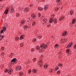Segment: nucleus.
I'll list each match as a JSON object with an SVG mask.
<instances>
[{"label": "nucleus", "mask_w": 76, "mask_h": 76, "mask_svg": "<svg viewBox=\"0 0 76 76\" xmlns=\"http://www.w3.org/2000/svg\"><path fill=\"white\" fill-rule=\"evenodd\" d=\"M24 11H26V12H27L28 11V9L26 8H25V10H24Z\"/></svg>", "instance_id": "4c0bfd02"}, {"label": "nucleus", "mask_w": 76, "mask_h": 76, "mask_svg": "<svg viewBox=\"0 0 76 76\" xmlns=\"http://www.w3.org/2000/svg\"><path fill=\"white\" fill-rule=\"evenodd\" d=\"M60 1V0H58V2H59V1Z\"/></svg>", "instance_id": "680f3d73"}, {"label": "nucleus", "mask_w": 76, "mask_h": 76, "mask_svg": "<svg viewBox=\"0 0 76 76\" xmlns=\"http://www.w3.org/2000/svg\"><path fill=\"white\" fill-rule=\"evenodd\" d=\"M34 49L33 48H32L31 50V51L32 52H33V51H34Z\"/></svg>", "instance_id": "a18cd8bd"}, {"label": "nucleus", "mask_w": 76, "mask_h": 76, "mask_svg": "<svg viewBox=\"0 0 76 76\" xmlns=\"http://www.w3.org/2000/svg\"><path fill=\"white\" fill-rule=\"evenodd\" d=\"M69 12L70 15H73V11L72 10H71L69 11Z\"/></svg>", "instance_id": "9d476101"}, {"label": "nucleus", "mask_w": 76, "mask_h": 76, "mask_svg": "<svg viewBox=\"0 0 76 76\" xmlns=\"http://www.w3.org/2000/svg\"><path fill=\"white\" fill-rule=\"evenodd\" d=\"M32 41H33V42H34L37 41V39H36L35 38L33 39L32 40Z\"/></svg>", "instance_id": "4be33fe9"}, {"label": "nucleus", "mask_w": 76, "mask_h": 76, "mask_svg": "<svg viewBox=\"0 0 76 76\" xmlns=\"http://www.w3.org/2000/svg\"><path fill=\"white\" fill-rule=\"evenodd\" d=\"M50 26H51V24H48L47 25V26H49V27H50Z\"/></svg>", "instance_id": "8fccbe9b"}, {"label": "nucleus", "mask_w": 76, "mask_h": 76, "mask_svg": "<svg viewBox=\"0 0 76 76\" xmlns=\"http://www.w3.org/2000/svg\"><path fill=\"white\" fill-rule=\"evenodd\" d=\"M24 39V35H21L20 37V40H22V39Z\"/></svg>", "instance_id": "6e6552de"}, {"label": "nucleus", "mask_w": 76, "mask_h": 76, "mask_svg": "<svg viewBox=\"0 0 76 76\" xmlns=\"http://www.w3.org/2000/svg\"><path fill=\"white\" fill-rule=\"evenodd\" d=\"M13 53H11V55H12V56H13Z\"/></svg>", "instance_id": "69168bd1"}, {"label": "nucleus", "mask_w": 76, "mask_h": 76, "mask_svg": "<svg viewBox=\"0 0 76 76\" xmlns=\"http://www.w3.org/2000/svg\"><path fill=\"white\" fill-rule=\"evenodd\" d=\"M4 52H3L1 53V55H2V56H4Z\"/></svg>", "instance_id": "de8ad7c7"}, {"label": "nucleus", "mask_w": 76, "mask_h": 76, "mask_svg": "<svg viewBox=\"0 0 76 76\" xmlns=\"http://www.w3.org/2000/svg\"><path fill=\"white\" fill-rule=\"evenodd\" d=\"M53 69H50V70L49 71V72L51 74V73H52V72H53Z\"/></svg>", "instance_id": "a211bd4d"}, {"label": "nucleus", "mask_w": 76, "mask_h": 76, "mask_svg": "<svg viewBox=\"0 0 76 76\" xmlns=\"http://www.w3.org/2000/svg\"><path fill=\"white\" fill-rule=\"evenodd\" d=\"M36 49H37V50H39L40 48L38 46H37L36 47Z\"/></svg>", "instance_id": "393cba45"}, {"label": "nucleus", "mask_w": 76, "mask_h": 76, "mask_svg": "<svg viewBox=\"0 0 76 76\" xmlns=\"http://www.w3.org/2000/svg\"><path fill=\"white\" fill-rule=\"evenodd\" d=\"M1 50L2 51H4V47H1Z\"/></svg>", "instance_id": "72a5a7b5"}, {"label": "nucleus", "mask_w": 76, "mask_h": 76, "mask_svg": "<svg viewBox=\"0 0 76 76\" xmlns=\"http://www.w3.org/2000/svg\"><path fill=\"white\" fill-rule=\"evenodd\" d=\"M1 39H2V38H1H1H0V41H1Z\"/></svg>", "instance_id": "13d9d810"}, {"label": "nucleus", "mask_w": 76, "mask_h": 76, "mask_svg": "<svg viewBox=\"0 0 76 76\" xmlns=\"http://www.w3.org/2000/svg\"><path fill=\"white\" fill-rule=\"evenodd\" d=\"M15 39L16 41H18L19 40V37H15Z\"/></svg>", "instance_id": "b1692460"}, {"label": "nucleus", "mask_w": 76, "mask_h": 76, "mask_svg": "<svg viewBox=\"0 0 76 76\" xmlns=\"http://www.w3.org/2000/svg\"><path fill=\"white\" fill-rule=\"evenodd\" d=\"M58 44H56L55 46V47L56 48L57 47H58Z\"/></svg>", "instance_id": "a19ab883"}, {"label": "nucleus", "mask_w": 76, "mask_h": 76, "mask_svg": "<svg viewBox=\"0 0 76 76\" xmlns=\"http://www.w3.org/2000/svg\"><path fill=\"white\" fill-rule=\"evenodd\" d=\"M40 63L41 64H42V62H40Z\"/></svg>", "instance_id": "052dcab7"}, {"label": "nucleus", "mask_w": 76, "mask_h": 76, "mask_svg": "<svg viewBox=\"0 0 76 76\" xmlns=\"http://www.w3.org/2000/svg\"><path fill=\"white\" fill-rule=\"evenodd\" d=\"M43 20V22H45V23H47V20H46V19H44Z\"/></svg>", "instance_id": "473e14b6"}, {"label": "nucleus", "mask_w": 76, "mask_h": 76, "mask_svg": "<svg viewBox=\"0 0 76 76\" xmlns=\"http://www.w3.org/2000/svg\"><path fill=\"white\" fill-rule=\"evenodd\" d=\"M40 51H42V49H41L40 50Z\"/></svg>", "instance_id": "bf43d9fd"}, {"label": "nucleus", "mask_w": 76, "mask_h": 76, "mask_svg": "<svg viewBox=\"0 0 76 76\" xmlns=\"http://www.w3.org/2000/svg\"><path fill=\"white\" fill-rule=\"evenodd\" d=\"M11 62H13V63H15V64H16V63H17V62H18V61H17V59H16V58H13L11 60Z\"/></svg>", "instance_id": "7ed1b4c3"}, {"label": "nucleus", "mask_w": 76, "mask_h": 76, "mask_svg": "<svg viewBox=\"0 0 76 76\" xmlns=\"http://www.w3.org/2000/svg\"><path fill=\"white\" fill-rule=\"evenodd\" d=\"M49 23H48L49 24H50V23H56L57 22V18H55L54 19L51 18L49 19Z\"/></svg>", "instance_id": "f257e3e1"}, {"label": "nucleus", "mask_w": 76, "mask_h": 76, "mask_svg": "<svg viewBox=\"0 0 76 76\" xmlns=\"http://www.w3.org/2000/svg\"><path fill=\"white\" fill-rule=\"evenodd\" d=\"M3 0H0V1H2Z\"/></svg>", "instance_id": "0e129e2a"}, {"label": "nucleus", "mask_w": 76, "mask_h": 76, "mask_svg": "<svg viewBox=\"0 0 76 76\" xmlns=\"http://www.w3.org/2000/svg\"><path fill=\"white\" fill-rule=\"evenodd\" d=\"M33 6V4H31L30 5V7H31V6Z\"/></svg>", "instance_id": "3c124183"}, {"label": "nucleus", "mask_w": 76, "mask_h": 76, "mask_svg": "<svg viewBox=\"0 0 76 76\" xmlns=\"http://www.w3.org/2000/svg\"><path fill=\"white\" fill-rule=\"evenodd\" d=\"M8 73L10 74V75H11L12 74V72H11V69L10 68L8 70Z\"/></svg>", "instance_id": "4468645a"}, {"label": "nucleus", "mask_w": 76, "mask_h": 76, "mask_svg": "<svg viewBox=\"0 0 76 76\" xmlns=\"http://www.w3.org/2000/svg\"><path fill=\"white\" fill-rule=\"evenodd\" d=\"M45 22H44V23H43V24H45Z\"/></svg>", "instance_id": "338daca9"}, {"label": "nucleus", "mask_w": 76, "mask_h": 76, "mask_svg": "<svg viewBox=\"0 0 76 76\" xmlns=\"http://www.w3.org/2000/svg\"><path fill=\"white\" fill-rule=\"evenodd\" d=\"M66 51L67 53H69V51H70V50H69V49H67L66 50Z\"/></svg>", "instance_id": "cd10ccee"}, {"label": "nucleus", "mask_w": 76, "mask_h": 76, "mask_svg": "<svg viewBox=\"0 0 76 76\" xmlns=\"http://www.w3.org/2000/svg\"><path fill=\"white\" fill-rule=\"evenodd\" d=\"M75 23V21L73 20L72 21V23H73V24H74V23Z\"/></svg>", "instance_id": "c03bdc74"}, {"label": "nucleus", "mask_w": 76, "mask_h": 76, "mask_svg": "<svg viewBox=\"0 0 76 76\" xmlns=\"http://www.w3.org/2000/svg\"><path fill=\"white\" fill-rule=\"evenodd\" d=\"M35 23H35V22H34L33 23H32V26H35Z\"/></svg>", "instance_id": "f704fd0d"}, {"label": "nucleus", "mask_w": 76, "mask_h": 76, "mask_svg": "<svg viewBox=\"0 0 76 76\" xmlns=\"http://www.w3.org/2000/svg\"><path fill=\"white\" fill-rule=\"evenodd\" d=\"M2 29H3L1 30V31H0V34H4V31H6V27H3Z\"/></svg>", "instance_id": "f03ea898"}, {"label": "nucleus", "mask_w": 76, "mask_h": 76, "mask_svg": "<svg viewBox=\"0 0 76 76\" xmlns=\"http://www.w3.org/2000/svg\"><path fill=\"white\" fill-rule=\"evenodd\" d=\"M29 20H30V19H29L28 20V21H29Z\"/></svg>", "instance_id": "e2e57ef3"}, {"label": "nucleus", "mask_w": 76, "mask_h": 76, "mask_svg": "<svg viewBox=\"0 0 76 76\" xmlns=\"http://www.w3.org/2000/svg\"><path fill=\"white\" fill-rule=\"evenodd\" d=\"M60 73H61V72L59 70L57 72V74H60Z\"/></svg>", "instance_id": "bb28decb"}, {"label": "nucleus", "mask_w": 76, "mask_h": 76, "mask_svg": "<svg viewBox=\"0 0 76 76\" xmlns=\"http://www.w3.org/2000/svg\"><path fill=\"white\" fill-rule=\"evenodd\" d=\"M23 43H22L20 44V46L21 47H23Z\"/></svg>", "instance_id": "f3484780"}, {"label": "nucleus", "mask_w": 76, "mask_h": 76, "mask_svg": "<svg viewBox=\"0 0 76 76\" xmlns=\"http://www.w3.org/2000/svg\"><path fill=\"white\" fill-rule=\"evenodd\" d=\"M11 64H15V63H13V62H11Z\"/></svg>", "instance_id": "5fc2aeb1"}, {"label": "nucleus", "mask_w": 76, "mask_h": 76, "mask_svg": "<svg viewBox=\"0 0 76 76\" xmlns=\"http://www.w3.org/2000/svg\"><path fill=\"white\" fill-rule=\"evenodd\" d=\"M38 9L39 10H40V11H41V10H43V8H42L41 7H38Z\"/></svg>", "instance_id": "aec40b11"}, {"label": "nucleus", "mask_w": 76, "mask_h": 76, "mask_svg": "<svg viewBox=\"0 0 76 76\" xmlns=\"http://www.w3.org/2000/svg\"><path fill=\"white\" fill-rule=\"evenodd\" d=\"M36 58H34L33 59V61H35L36 60Z\"/></svg>", "instance_id": "ea45409f"}, {"label": "nucleus", "mask_w": 76, "mask_h": 76, "mask_svg": "<svg viewBox=\"0 0 76 76\" xmlns=\"http://www.w3.org/2000/svg\"><path fill=\"white\" fill-rule=\"evenodd\" d=\"M4 13L6 15H7L9 13V9L6 10L4 12Z\"/></svg>", "instance_id": "0eeeda50"}, {"label": "nucleus", "mask_w": 76, "mask_h": 76, "mask_svg": "<svg viewBox=\"0 0 76 76\" xmlns=\"http://www.w3.org/2000/svg\"><path fill=\"white\" fill-rule=\"evenodd\" d=\"M40 67H43V64H42L40 65Z\"/></svg>", "instance_id": "79ce46f5"}, {"label": "nucleus", "mask_w": 76, "mask_h": 76, "mask_svg": "<svg viewBox=\"0 0 76 76\" xmlns=\"http://www.w3.org/2000/svg\"><path fill=\"white\" fill-rule=\"evenodd\" d=\"M38 15L39 17H41V14H40L39 13H38Z\"/></svg>", "instance_id": "37998d69"}, {"label": "nucleus", "mask_w": 76, "mask_h": 76, "mask_svg": "<svg viewBox=\"0 0 76 76\" xmlns=\"http://www.w3.org/2000/svg\"><path fill=\"white\" fill-rule=\"evenodd\" d=\"M67 48H70V47H71L72 46H70V44H69L67 46Z\"/></svg>", "instance_id": "58836bf2"}, {"label": "nucleus", "mask_w": 76, "mask_h": 76, "mask_svg": "<svg viewBox=\"0 0 76 76\" xmlns=\"http://www.w3.org/2000/svg\"><path fill=\"white\" fill-rule=\"evenodd\" d=\"M24 23H25V21H21V24H24Z\"/></svg>", "instance_id": "7c9ffc66"}, {"label": "nucleus", "mask_w": 76, "mask_h": 76, "mask_svg": "<svg viewBox=\"0 0 76 76\" xmlns=\"http://www.w3.org/2000/svg\"><path fill=\"white\" fill-rule=\"evenodd\" d=\"M61 18H62V19H64V17H61Z\"/></svg>", "instance_id": "6e6d98bb"}, {"label": "nucleus", "mask_w": 76, "mask_h": 76, "mask_svg": "<svg viewBox=\"0 0 76 76\" xmlns=\"http://www.w3.org/2000/svg\"><path fill=\"white\" fill-rule=\"evenodd\" d=\"M31 72H32V70H31V69H29L28 71V73L29 74H30V73H31Z\"/></svg>", "instance_id": "c756f323"}, {"label": "nucleus", "mask_w": 76, "mask_h": 76, "mask_svg": "<svg viewBox=\"0 0 76 76\" xmlns=\"http://www.w3.org/2000/svg\"><path fill=\"white\" fill-rule=\"evenodd\" d=\"M13 72V70H11V73H12V72Z\"/></svg>", "instance_id": "4d7b16f0"}, {"label": "nucleus", "mask_w": 76, "mask_h": 76, "mask_svg": "<svg viewBox=\"0 0 76 76\" xmlns=\"http://www.w3.org/2000/svg\"><path fill=\"white\" fill-rule=\"evenodd\" d=\"M48 67V65L47 64H45L44 66V67L45 69H46L47 67Z\"/></svg>", "instance_id": "dca6fc26"}, {"label": "nucleus", "mask_w": 76, "mask_h": 76, "mask_svg": "<svg viewBox=\"0 0 76 76\" xmlns=\"http://www.w3.org/2000/svg\"><path fill=\"white\" fill-rule=\"evenodd\" d=\"M4 36L3 35V36H2L1 37V38H2V39H3V38H4Z\"/></svg>", "instance_id": "49530a36"}, {"label": "nucleus", "mask_w": 76, "mask_h": 76, "mask_svg": "<svg viewBox=\"0 0 76 76\" xmlns=\"http://www.w3.org/2000/svg\"><path fill=\"white\" fill-rule=\"evenodd\" d=\"M19 15H20V14H19V13H17L16 14V16H17V17H18L19 16Z\"/></svg>", "instance_id": "e433bc0d"}, {"label": "nucleus", "mask_w": 76, "mask_h": 76, "mask_svg": "<svg viewBox=\"0 0 76 76\" xmlns=\"http://www.w3.org/2000/svg\"><path fill=\"white\" fill-rule=\"evenodd\" d=\"M21 69H22V66H21L18 65L16 67L15 70L16 71L18 70H18H20Z\"/></svg>", "instance_id": "20e7f679"}, {"label": "nucleus", "mask_w": 76, "mask_h": 76, "mask_svg": "<svg viewBox=\"0 0 76 76\" xmlns=\"http://www.w3.org/2000/svg\"><path fill=\"white\" fill-rule=\"evenodd\" d=\"M13 12H14V9H13L11 8L10 10V13H13Z\"/></svg>", "instance_id": "ddd939ff"}, {"label": "nucleus", "mask_w": 76, "mask_h": 76, "mask_svg": "<svg viewBox=\"0 0 76 76\" xmlns=\"http://www.w3.org/2000/svg\"><path fill=\"white\" fill-rule=\"evenodd\" d=\"M48 5H46L45 6V10H47V8H48Z\"/></svg>", "instance_id": "1a4fd4ad"}, {"label": "nucleus", "mask_w": 76, "mask_h": 76, "mask_svg": "<svg viewBox=\"0 0 76 76\" xmlns=\"http://www.w3.org/2000/svg\"><path fill=\"white\" fill-rule=\"evenodd\" d=\"M33 16V19H35V18H37V15H36V16H35V14H33V15H32Z\"/></svg>", "instance_id": "2eb2a0df"}, {"label": "nucleus", "mask_w": 76, "mask_h": 76, "mask_svg": "<svg viewBox=\"0 0 76 76\" xmlns=\"http://www.w3.org/2000/svg\"><path fill=\"white\" fill-rule=\"evenodd\" d=\"M74 20L75 22H76V18H74Z\"/></svg>", "instance_id": "603ef678"}, {"label": "nucleus", "mask_w": 76, "mask_h": 76, "mask_svg": "<svg viewBox=\"0 0 76 76\" xmlns=\"http://www.w3.org/2000/svg\"><path fill=\"white\" fill-rule=\"evenodd\" d=\"M39 39H40V38H42V37L41 36H39Z\"/></svg>", "instance_id": "864d4df0"}, {"label": "nucleus", "mask_w": 76, "mask_h": 76, "mask_svg": "<svg viewBox=\"0 0 76 76\" xmlns=\"http://www.w3.org/2000/svg\"><path fill=\"white\" fill-rule=\"evenodd\" d=\"M62 19H62V18H60L59 19V21H61V20H62Z\"/></svg>", "instance_id": "09e8293b"}, {"label": "nucleus", "mask_w": 76, "mask_h": 76, "mask_svg": "<svg viewBox=\"0 0 76 76\" xmlns=\"http://www.w3.org/2000/svg\"><path fill=\"white\" fill-rule=\"evenodd\" d=\"M46 45L44 43L43 44H42L40 45V48H44V47Z\"/></svg>", "instance_id": "423d86ee"}, {"label": "nucleus", "mask_w": 76, "mask_h": 76, "mask_svg": "<svg viewBox=\"0 0 76 76\" xmlns=\"http://www.w3.org/2000/svg\"><path fill=\"white\" fill-rule=\"evenodd\" d=\"M59 68L58 67V66H57L56 68H55V70L56 71H57V70H58V69H59Z\"/></svg>", "instance_id": "412c9836"}, {"label": "nucleus", "mask_w": 76, "mask_h": 76, "mask_svg": "<svg viewBox=\"0 0 76 76\" xmlns=\"http://www.w3.org/2000/svg\"><path fill=\"white\" fill-rule=\"evenodd\" d=\"M58 66L60 67H61V66H63V64H58Z\"/></svg>", "instance_id": "c9c22d12"}, {"label": "nucleus", "mask_w": 76, "mask_h": 76, "mask_svg": "<svg viewBox=\"0 0 76 76\" xmlns=\"http://www.w3.org/2000/svg\"><path fill=\"white\" fill-rule=\"evenodd\" d=\"M68 35L67 31H64L62 34V36H66V35Z\"/></svg>", "instance_id": "39448f33"}, {"label": "nucleus", "mask_w": 76, "mask_h": 76, "mask_svg": "<svg viewBox=\"0 0 76 76\" xmlns=\"http://www.w3.org/2000/svg\"><path fill=\"white\" fill-rule=\"evenodd\" d=\"M66 39H63L62 40V43H65V42H66Z\"/></svg>", "instance_id": "f8f14e48"}, {"label": "nucleus", "mask_w": 76, "mask_h": 76, "mask_svg": "<svg viewBox=\"0 0 76 76\" xmlns=\"http://www.w3.org/2000/svg\"><path fill=\"white\" fill-rule=\"evenodd\" d=\"M69 44L70 47H72V44H73V42H71L70 43H69Z\"/></svg>", "instance_id": "2f4dec72"}, {"label": "nucleus", "mask_w": 76, "mask_h": 76, "mask_svg": "<svg viewBox=\"0 0 76 76\" xmlns=\"http://www.w3.org/2000/svg\"><path fill=\"white\" fill-rule=\"evenodd\" d=\"M32 72L34 73H36V72H37V70L35 69H33L32 70Z\"/></svg>", "instance_id": "9b49d317"}, {"label": "nucleus", "mask_w": 76, "mask_h": 76, "mask_svg": "<svg viewBox=\"0 0 76 76\" xmlns=\"http://www.w3.org/2000/svg\"><path fill=\"white\" fill-rule=\"evenodd\" d=\"M4 71L5 73H7V72H8V69H4Z\"/></svg>", "instance_id": "c85d7f7f"}, {"label": "nucleus", "mask_w": 76, "mask_h": 76, "mask_svg": "<svg viewBox=\"0 0 76 76\" xmlns=\"http://www.w3.org/2000/svg\"><path fill=\"white\" fill-rule=\"evenodd\" d=\"M68 53H69L70 54H71V53H70V52H69Z\"/></svg>", "instance_id": "774afa93"}, {"label": "nucleus", "mask_w": 76, "mask_h": 76, "mask_svg": "<svg viewBox=\"0 0 76 76\" xmlns=\"http://www.w3.org/2000/svg\"><path fill=\"white\" fill-rule=\"evenodd\" d=\"M24 29H27L28 28V26L27 25H26L24 27Z\"/></svg>", "instance_id": "a878e982"}, {"label": "nucleus", "mask_w": 76, "mask_h": 76, "mask_svg": "<svg viewBox=\"0 0 76 76\" xmlns=\"http://www.w3.org/2000/svg\"><path fill=\"white\" fill-rule=\"evenodd\" d=\"M47 47H48V45H47V44L46 45L44 46L43 48H44V49H46V48H47Z\"/></svg>", "instance_id": "6ab92c4d"}, {"label": "nucleus", "mask_w": 76, "mask_h": 76, "mask_svg": "<svg viewBox=\"0 0 76 76\" xmlns=\"http://www.w3.org/2000/svg\"><path fill=\"white\" fill-rule=\"evenodd\" d=\"M23 75V72H20V76H21L22 75Z\"/></svg>", "instance_id": "5701e85b"}]
</instances>
